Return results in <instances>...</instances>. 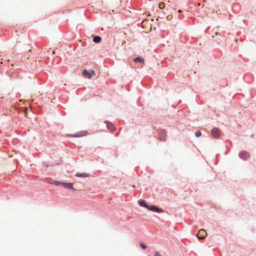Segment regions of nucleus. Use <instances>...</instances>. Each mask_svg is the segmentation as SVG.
<instances>
[{
    "instance_id": "nucleus-1",
    "label": "nucleus",
    "mask_w": 256,
    "mask_h": 256,
    "mask_svg": "<svg viewBox=\"0 0 256 256\" xmlns=\"http://www.w3.org/2000/svg\"><path fill=\"white\" fill-rule=\"evenodd\" d=\"M82 74L85 78H90L92 76H95L96 73L93 70H84L82 71Z\"/></svg>"
},
{
    "instance_id": "nucleus-2",
    "label": "nucleus",
    "mask_w": 256,
    "mask_h": 256,
    "mask_svg": "<svg viewBox=\"0 0 256 256\" xmlns=\"http://www.w3.org/2000/svg\"><path fill=\"white\" fill-rule=\"evenodd\" d=\"M206 236V232L205 230L200 229L199 230L197 237L200 240L204 239Z\"/></svg>"
},
{
    "instance_id": "nucleus-3",
    "label": "nucleus",
    "mask_w": 256,
    "mask_h": 256,
    "mask_svg": "<svg viewBox=\"0 0 256 256\" xmlns=\"http://www.w3.org/2000/svg\"><path fill=\"white\" fill-rule=\"evenodd\" d=\"M239 156L241 159H248L250 158V154L246 151H242L240 152Z\"/></svg>"
},
{
    "instance_id": "nucleus-4",
    "label": "nucleus",
    "mask_w": 256,
    "mask_h": 256,
    "mask_svg": "<svg viewBox=\"0 0 256 256\" xmlns=\"http://www.w3.org/2000/svg\"><path fill=\"white\" fill-rule=\"evenodd\" d=\"M211 133L212 136L216 138H218L220 136V131L216 128H213L211 131Z\"/></svg>"
},
{
    "instance_id": "nucleus-5",
    "label": "nucleus",
    "mask_w": 256,
    "mask_h": 256,
    "mask_svg": "<svg viewBox=\"0 0 256 256\" xmlns=\"http://www.w3.org/2000/svg\"><path fill=\"white\" fill-rule=\"evenodd\" d=\"M148 210H152V211H154L157 212H162V210L159 208H158L156 207V206H149L148 208H146Z\"/></svg>"
},
{
    "instance_id": "nucleus-6",
    "label": "nucleus",
    "mask_w": 256,
    "mask_h": 256,
    "mask_svg": "<svg viewBox=\"0 0 256 256\" xmlns=\"http://www.w3.org/2000/svg\"><path fill=\"white\" fill-rule=\"evenodd\" d=\"M62 185L66 188L68 189H72L73 188V184L71 182L66 183L63 182L62 184Z\"/></svg>"
},
{
    "instance_id": "nucleus-7",
    "label": "nucleus",
    "mask_w": 256,
    "mask_h": 256,
    "mask_svg": "<svg viewBox=\"0 0 256 256\" xmlns=\"http://www.w3.org/2000/svg\"><path fill=\"white\" fill-rule=\"evenodd\" d=\"M86 135L85 132H77L76 134H69L68 136L72 137H80Z\"/></svg>"
},
{
    "instance_id": "nucleus-8",
    "label": "nucleus",
    "mask_w": 256,
    "mask_h": 256,
    "mask_svg": "<svg viewBox=\"0 0 256 256\" xmlns=\"http://www.w3.org/2000/svg\"><path fill=\"white\" fill-rule=\"evenodd\" d=\"M138 204L141 206H143L146 208L148 207V206L146 204L145 200H144L140 199V200H138Z\"/></svg>"
},
{
    "instance_id": "nucleus-9",
    "label": "nucleus",
    "mask_w": 256,
    "mask_h": 256,
    "mask_svg": "<svg viewBox=\"0 0 256 256\" xmlns=\"http://www.w3.org/2000/svg\"><path fill=\"white\" fill-rule=\"evenodd\" d=\"M76 176L78 177L86 178L89 176V174L86 173H76Z\"/></svg>"
},
{
    "instance_id": "nucleus-10",
    "label": "nucleus",
    "mask_w": 256,
    "mask_h": 256,
    "mask_svg": "<svg viewBox=\"0 0 256 256\" xmlns=\"http://www.w3.org/2000/svg\"><path fill=\"white\" fill-rule=\"evenodd\" d=\"M106 125L108 128L109 129L110 131L112 132L114 130L115 128L112 124L109 122L107 123Z\"/></svg>"
},
{
    "instance_id": "nucleus-11",
    "label": "nucleus",
    "mask_w": 256,
    "mask_h": 256,
    "mask_svg": "<svg viewBox=\"0 0 256 256\" xmlns=\"http://www.w3.org/2000/svg\"><path fill=\"white\" fill-rule=\"evenodd\" d=\"M134 61L136 62H142V64L144 63V59L142 58H140V57H138V58H134Z\"/></svg>"
},
{
    "instance_id": "nucleus-12",
    "label": "nucleus",
    "mask_w": 256,
    "mask_h": 256,
    "mask_svg": "<svg viewBox=\"0 0 256 256\" xmlns=\"http://www.w3.org/2000/svg\"><path fill=\"white\" fill-rule=\"evenodd\" d=\"M101 40H102V38L99 36H94V38H93V41L96 43H98V42H100Z\"/></svg>"
},
{
    "instance_id": "nucleus-13",
    "label": "nucleus",
    "mask_w": 256,
    "mask_h": 256,
    "mask_svg": "<svg viewBox=\"0 0 256 256\" xmlns=\"http://www.w3.org/2000/svg\"><path fill=\"white\" fill-rule=\"evenodd\" d=\"M158 7L160 9H162L164 7V2H160L158 4Z\"/></svg>"
},
{
    "instance_id": "nucleus-14",
    "label": "nucleus",
    "mask_w": 256,
    "mask_h": 256,
    "mask_svg": "<svg viewBox=\"0 0 256 256\" xmlns=\"http://www.w3.org/2000/svg\"><path fill=\"white\" fill-rule=\"evenodd\" d=\"M201 132L200 130H198L196 132L195 135L196 136L198 137L201 136Z\"/></svg>"
},
{
    "instance_id": "nucleus-15",
    "label": "nucleus",
    "mask_w": 256,
    "mask_h": 256,
    "mask_svg": "<svg viewBox=\"0 0 256 256\" xmlns=\"http://www.w3.org/2000/svg\"><path fill=\"white\" fill-rule=\"evenodd\" d=\"M140 247L143 248V249H146V246L143 243H140Z\"/></svg>"
},
{
    "instance_id": "nucleus-16",
    "label": "nucleus",
    "mask_w": 256,
    "mask_h": 256,
    "mask_svg": "<svg viewBox=\"0 0 256 256\" xmlns=\"http://www.w3.org/2000/svg\"><path fill=\"white\" fill-rule=\"evenodd\" d=\"M52 184H55V185L58 186V185H59V184H62V183H61V182H58V181H54V182H52Z\"/></svg>"
},
{
    "instance_id": "nucleus-17",
    "label": "nucleus",
    "mask_w": 256,
    "mask_h": 256,
    "mask_svg": "<svg viewBox=\"0 0 256 256\" xmlns=\"http://www.w3.org/2000/svg\"><path fill=\"white\" fill-rule=\"evenodd\" d=\"M154 256H161V255L158 252H155Z\"/></svg>"
},
{
    "instance_id": "nucleus-18",
    "label": "nucleus",
    "mask_w": 256,
    "mask_h": 256,
    "mask_svg": "<svg viewBox=\"0 0 256 256\" xmlns=\"http://www.w3.org/2000/svg\"><path fill=\"white\" fill-rule=\"evenodd\" d=\"M218 32H215V35H216V36H217V35H218Z\"/></svg>"
},
{
    "instance_id": "nucleus-19",
    "label": "nucleus",
    "mask_w": 256,
    "mask_h": 256,
    "mask_svg": "<svg viewBox=\"0 0 256 256\" xmlns=\"http://www.w3.org/2000/svg\"><path fill=\"white\" fill-rule=\"evenodd\" d=\"M162 133L164 134V135H165V134H166V132H164V131L162 132Z\"/></svg>"
},
{
    "instance_id": "nucleus-20",
    "label": "nucleus",
    "mask_w": 256,
    "mask_h": 256,
    "mask_svg": "<svg viewBox=\"0 0 256 256\" xmlns=\"http://www.w3.org/2000/svg\"><path fill=\"white\" fill-rule=\"evenodd\" d=\"M178 12H182V10H178Z\"/></svg>"
},
{
    "instance_id": "nucleus-21",
    "label": "nucleus",
    "mask_w": 256,
    "mask_h": 256,
    "mask_svg": "<svg viewBox=\"0 0 256 256\" xmlns=\"http://www.w3.org/2000/svg\"><path fill=\"white\" fill-rule=\"evenodd\" d=\"M55 53L54 51H52V54H54Z\"/></svg>"
}]
</instances>
